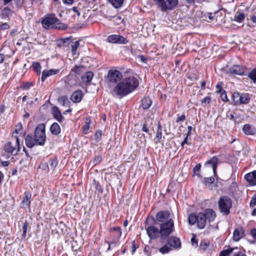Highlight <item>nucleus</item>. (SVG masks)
I'll return each mask as SVG.
<instances>
[{
  "label": "nucleus",
  "mask_w": 256,
  "mask_h": 256,
  "mask_svg": "<svg viewBox=\"0 0 256 256\" xmlns=\"http://www.w3.org/2000/svg\"><path fill=\"white\" fill-rule=\"evenodd\" d=\"M83 97L82 92L80 90H78L73 92L70 96V100L75 103L79 102L81 101Z\"/></svg>",
  "instance_id": "16"
},
{
  "label": "nucleus",
  "mask_w": 256,
  "mask_h": 256,
  "mask_svg": "<svg viewBox=\"0 0 256 256\" xmlns=\"http://www.w3.org/2000/svg\"><path fill=\"white\" fill-rule=\"evenodd\" d=\"M34 138L36 144L40 146L44 144L46 136L45 134V126L44 124H38L35 130Z\"/></svg>",
  "instance_id": "5"
},
{
  "label": "nucleus",
  "mask_w": 256,
  "mask_h": 256,
  "mask_svg": "<svg viewBox=\"0 0 256 256\" xmlns=\"http://www.w3.org/2000/svg\"><path fill=\"white\" fill-rule=\"evenodd\" d=\"M94 136L97 142L99 141L102 136V132L100 130L96 131V132Z\"/></svg>",
  "instance_id": "51"
},
{
  "label": "nucleus",
  "mask_w": 256,
  "mask_h": 256,
  "mask_svg": "<svg viewBox=\"0 0 256 256\" xmlns=\"http://www.w3.org/2000/svg\"><path fill=\"white\" fill-rule=\"evenodd\" d=\"M162 12L174 10L178 4V0H152Z\"/></svg>",
  "instance_id": "4"
},
{
  "label": "nucleus",
  "mask_w": 256,
  "mask_h": 256,
  "mask_svg": "<svg viewBox=\"0 0 256 256\" xmlns=\"http://www.w3.org/2000/svg\"><path fill=\"white\" fill-rule=\"evenodd\" d=\"M138 58L140 59V60L143 62H146V58L143 55H140L138 56Z\"/></svg>",
  "instance_id": "61"
},
{
  "label": "nucleus",
  "mask_w": 256,
  "mask_h": 256,
  "mask_svg": "<svg viewBox=\"0 0 256 256\" xmlns=\"http://www.w3.org/2000/svg\"><path fill=\"white\" fill-rule=\"evenodd\" d=\"M52 111L54 118L59 122H62L64 117L58 108L56 106H54L52 108Z\"/></svg>",
  "instance_id": "21"
},
{
  "label": "nucleus",
  "mask_w": 256,
  "mask_h": 256,
  "mask_svg": "<svg viewBox=\"0 0 256 256\" xmlns=\"http://www.w3.org/2000/svg\"><path fill=\"white\" fill-rule=\"evenodd\" d=\"M214 178L213 177L205 178L204 182L206 186H210L214 182Z\"/></svg>",
  "instance_id": "39"
},
{
  "label": "nucleus",
  "mask_w": 256,
  "mask_h": 256,
  "mask_svg": "<svg viewBox=\"0 0 256 256\" xmlns=\"http://www.w3.org/2000/svg\"><path fill=\"white\" fill-rule=\"evenodd\" d=\"M152 100L148 97H145L142 100V106L144 109H148L152 105Z\"/></svg>",
  "instance_id": "25"
},
{
  "label": "nucleus",
  "mask_w": 256,
  "mask_h": 256,
  "mask_svg": "<svg viewBox=\"0 0 256 256\" xmlns=\"http://www.w3.org/2000/svg\"><path fill=\"white\" fill-rule=\"evenodd\" d=\"M218 208L220 212L224 214L228 215L232 208V202L231 199L226 196L221 197L218 202Z\"/></svg>",
  "instance_id": "6"
},
{
  "label": "nucleus",
  "mask_w": 256,
  "mask_h": 256,
  "mask_svg": "<svg viewBox=\"0 0 256 256\" xmlns=\"http://www.w3.org/2000/svg\"><path fill=\"white\" fill-rule=\"evenodd\" d=\"M204 214L206 220L209 222H213L216 216V212L212 209H206Z\"/></svg>",
  "instance_id": "20"
},
{
  "label": "nucleus",
  "mask_w": 256,
  "mask_h": 256,
  "mask_svg": "<svg viewBox=\"0 0 256 256\" xmlns=\"http://www.w3.org/2000/svg\"><path fill=\"white\" fill-rule=\"evenodd\" d=\"M221 98H222V100L224 101H225V102L228 101V98L225 92L222 93Z\"/></svg>",
  "instance_id": "57"
},
{
  "label": "nucleus",
  "mask_w": 256,
  "mask_h": 256,
  "mask_svg": "<svg viewBox=\"0 0 256 256\" xmlns=\"http://www.w3.org/2000/svg\"><path fill=\"white\" fill-rule=\"evenodd\" d=\"M107 42L109 43L116 44H126L128 40L123 36L117 34H112L107 38Z\"/></svg>",
  "instance_id": "9"
},
{
  "label": "nucleus",
  "mask_w": 256,
  "mask_h": 256,
  "mask_svg": "<svg viewBox=\"0 0 256 256\" xmlns=\"http://www.w3.org/2000/svg\"><path fill=\"white\" fill-rule=\"evenodd\" d=\"M108 1L115 8L121 7L124 2V0H108Z\"/></svg>",
  "instance_id": "31"
},
{
  "label": "nucleus",
  "mask_w": 256,
  "mask_h": 256,
  "mask_svg": "<svg viewBox=\"0 0 256 256\" xmlns=\"http://www.w3.org/2000/svg\"><path fill=\"white\" fill-rule=\"evenodd\" d=\"M229 72L233 74L242 75L244 74V68L238 65L234 66L229 69Z\"/></svg>",
  "instance_id": "17"
},
{
  "label": "nucleus",
  "mask_w": 256,
  "mask_h": 256,
  "mask_svg": "<svg viewBox=\"0 0 256 256\" xmlns=\"http://www.w3.org/2000/svg\"><path fill=\"white\" fill-rule=\"evenodd\" d=\"M244 14L243 13H240L238 15H236L234 17V20L240 22L244 18Z\"/></svg>",
  "instance_id": "43"
},
{
  "label": "nucleus",
  "mask_w": 256,
  "mask_h": 256,
  "mask_svg": "<svg viewBox=\"0 0 256 256\" xmlns=\"http://www.w3.org/2000/svg\"><path fill=\"white\" fill-rule=\"evenodd\" d=\"M174 224L172 220L160 224V236L162 239L166 238L174 230Z\"/></svg>",
  "instance_id": "7"
},
{
  "label": "nucleus",
  "mask_w": 256,
  "mask_h": 256,
  "mask_svg": "<svg viewBox=\"0 0 256 256\" xmlns=\"http://www.w3.org/2000/svg\"><path fill=\"white\" fill-rule=\"evenodd\" d=\"M9 28H10V26L8 23H3V24H0V28H1L2 30H7Z\"/></svg>",
  "instance_id": "55"
},
{
  "label": "nucleus",
  "mask_w": 256,
  "mask_h": 256,
  "mask_svg": "<svg viewBox=\"0 0 256 256\" xmlns=\"http://www.w3.org/2000/svg\"><path fill=\"white\" fill-rule=\"evenodd\" d=\"M58 102L63 106L68 104L69 103L68 100L66 96H62L58 98Z\"/></svg>",
  "instance_id": "36"
},
{
  "label": "nucleus",
  "mask_w": 256,
  "mask_h": 256,
  "mask_svg": "<svg viewBox=\"0 0 256 256\" xmlns=\"http://www.w3.org/2000/svg\"><path fill=\"white\" fill-rule=\"evenodd\" d=\"M26 146L28 148H32L36 144L35 138H32V136L28 135L25 138Z\"/></svg>",
  "instance_id": "24"
},
{
  "label": "nucleus",
  "mask_w": 256,
  "mask_h": 256,
  "mask_svg": "<svg viewBox=\"0 0 256 256\" xmlns=\"http://www.w3.org/2000/svg\"><path fill=\"white\" fill-rule=\"evenodd\" d=\"M248 77L256 83V68H254L249 74Z\"/></svg>",
  "instance_id": "40"
},
{
  "label": "nucleus",
  "mask_w": 256,
  "mask_h": 256,
  "mask_svg": "<svg viewBox=\"0 0 256 256\" xmlns=\"http://www.w3.org/2000/svg\"><path fill=\"white\" fill-rule=\"evenodd\" d=\"M58 21L59 20L55 16L54 14H48L43 18L42 24L44 28L48 30L51 26L53 27L54 24Z\"/></svg>",
  "instance_id": "8"
},
{
  "label": "nucleus",
  "mask_w": 256,
  "mask_h": 256,
  "mask_svg": "<svg viewBox=\"0 0 256 256\" xmlns=\"http://www.w3.org/2000/svg\"><path fill=\"white\" fill-rule=\"evenodd\" d=\"M236 250H234L232 252V256H246L242 251H240L237 247Z\"/></svg>",
  "instance_id": "48"
},
{
  "label": "nucleus",
  "mask_w": 256,
  "mask_h": 256,
  "mask_svg": "<svg viewBox=\"0 0 256 256\" xmlns=\"http://www.w3.org/2000/svg\"><path fill=\"white\" fill-rule=\"evenodd\" d=\"M50 132L52 134L57 135L60 132V128L57 123H54L50 128Z\"/></svg>",
  "instance_id": "28"
},
{
  "label": "nucleus",
  "mask_w": 256,
  "mask_h": 256,
  "mask_svg": "<svg viewBox=\"0 0 256 256\" xmlns=\"http://www.w3.org/2000/svg\"><path fill=\"white\" fill-rule=\"evenodd\" d=\"M191 242L192 246H198V241L196 238L195 236H194L191 238Z\"/></svg>",
  "instance_id": "54"
},
{
  "label": "nucleus",
  "mask_w": 256,
  "mask_h": 256,
  "mask_svg": "<svg viewBox=\"0 0 256 256\" xmlns=\"http://www.w3.org/2000/svg\"><path fill=\"white\" fill-rule=\"evenodd\" d=\"M31 86H32V84H24L23 88H24L27 90L29 88H30Z\"/></svg>",
  "instance_id": "64"
},
{
  "label": "nucleus",
  "mask_w": 256,
  "mask_h": 256,
  "mask_svg": "<svg viewBox=\"0 0 256 256\" xmlns=\"http://www.w3.org/2000/svg\"><path fill=\"white\" fill-rule=\"evenodd\" d=\"M188 222L190 224L193 225L196 223L197 226L200 228H204L206 224V216L202 212H200L197 214H190L188 218Z\"/></svg>",
  "instance_id": "2"
},
{
  "label": "nucleus",
  "mask_w": 256,
  "mask_h": 256,
  "mask_svg": "<svg viewBox=\"0 0 256 256\" xmlns=\"http://www.w3.org/2000/svg\"><path fill=\"white\" fill-rule=\"evenodd\" d=\"M22 2L21 0H17V1L16 2V4L17 6L20 7L22 6Z\"/></svg>",
  "instance_id": "63"
},
{
  "label": "nucleus",
  "mask_w": 256,
  "mask_h": 256,
  "mask_svg": "<svg viewBox=\"0 0 256 256\" xmlns=\"http://www.w3.org/2000/svg\"><path fill=\"white\" fill-rule=\"evenodd\" d=\"M234 250H236V248H229L227 250H224L220 252V256H228Z\"/></svg>",
  "instance_id": "32"
},
{
  "label": "nucleus",
  "mask_w": 256,
  "mask_h": 256,
  "mask_svg": "<svg viewBox=\"0 0 256 256\" xmlns=\"http://www.w3.org/2000/svg\"><path fill=\"white\" fill-rule=\"evenodd\" d=\"M51 169L54 170L58 165V162L56 159H50L49 160Z\"/></svg>",
  "instance_id": "46"
},
{
  "label": "nucleus",
  "mask_w": 256,
  "mask_h": 256,
  "mask_svg": "<svg viewBox=\"0 0 256 256\" xmlns=\"http://www.w3.org/2000/svg\"><path fill=\"white\" fill-rule=\"evenodd\" d=\"M33 66L35 70L38 72V71L40 72L41 66L40 64L38 62H35L33 63Z\"/></svg>",
  "instance_id": "52"
},
{
  "label": "nucleus",
  "mask_w": 256,
  "mask_h": 256,
  "mask_svg": "<svg viewBox=\"0 0 256 256\" xmlns=\"http://www.w3.org/2000/svg\"><path fill=\"white\" fill-rule=\"evenodd\" d=\"M156 220L162 223L166 222L170 218V214L166 211H162L158 212L156 215Z\"/></svg>",
  "instance_id": "13"
},
{
  "label": "nucleus",
  "mask_w": 256,
  "mask_h": 256,
  "mask_svg": "<svg viewBox=\"0 0 256 256\" xmlns=\"http://www.w3.org/2000/svg\"><path fill=\"white\" fill-rule=\"evenodd\" d=\"M162 138V128L160 124H158L157 132L154 138V141L156 144L159 143Z\"/></svg>",
  "instance_id": "26"
},
{
  "label": "nucleus",
  "mask_w": 256,
  "mask_h": 256,
  "mask_svg": "<svg viewBox=\"0 0 256 256\" xmlns=\"http://www.w3.org/2000/svg\"><path fill=\"white\" fill-rule=\"evenodd\" d=\"M102 160V158L100 156H96L94 158L92 162H90V164L92 166L100 164Z\"/></svg>",
  "instance_id": "41"
},
{
  "label": "nucleus",
  "mask_w": 256,
  "mask_h": 256,
  "mask_svg": "<svg viewBox=\"0 0 256 256\" xmlns=\"http://www.w3.org/2000/svg\"><path fill=\"white\" fill-rule=\"evenodd\" d=\"M58 72L59 70L56 69H51L48 70H44L42 72L41 80L42 82H44L47 78L56 74Z\"/></svg>",
  "instance_id": "18"
},
{
  "label": "nucleus",
  "mask_w": 256,
  "mask_h": 256,
  "mask_svg": "<svg viewBox=\"0 0 256 256\" xmlns=\"http://www.w3.org/2000/svg\"><path fill=\"white\" fill-rule=\"evenodd\" d=\"M63 0V2L64 4H67L68 5L72 4L74 2V0Z\"/></svg>",
  "instance_id": "60"
},
{
  "label": "nucleus",
  "mask_w": 256,
  "mask_h": 256,
  "mask_svg": "<svg viewBox=\"0 0 256 256\" xmlns=\"http://www.w3.org/2000/svg\"><path fill=\"white\" fill-rule=\"evenodd\" d=\"M218 159L216 156H214L210 160L207 161L204 166L208 168H212L214 176H216V170L217 168Z\"/></svg>",
  "instance_id": "12"
},
{
  "label": "nucleus",
  "mask_w": 256,
  "mask_h": 256,
  "mask_svg": "<svg viewBox=\"0 0 256 256\" xmlns=\"http://www.w3.org/2000/svg\"><path fill=\"white\" fill-rule=\"evenodd\" d=\"M82 8V4H78L76 6H73L70 10L76 13L78 16H80V10Z\"/></svg>",
  "instance_id": "37"
},
{
  "label": "nucleus",
  "mask_w": 256,
  "mask_h": 256,
  "mask_svg": "<svg viewBox=\"0 0 256 256\" xmlns=\"http://www.w3.org/2000/svg\"><path fill=\"white\" fill-rule=\"evenodd\" d=\"M93 76L94 74L92 72H88L82 75V78L83 82H89L92 80Z\"/></svg>",
  "instance_id": "29"
},
{
  "label": "nucleus",
  "mask_w": 256,
  "mask_h": 256,
  "mask_svg": "<svg viewBox=\"0 0 256 256\" xmlns=\"http://www.w3.org/2000/svg\"><path fill=\"white\" fill-rule=\"evenodd\" d=\"M138 81L136 78L130 76L122 79L114 88L112 94L122 98L132 92L138 86Z\"/></svg>",
  "instance_id": "1"
},
{
  "label": "nucleus",
  "mask_w": 256,
  "mask_h": 256,
  "mask_svg": "<svg viewBox=\"0 0 256 256\" xmlns=\"http://www.w3.org/2000/svg\"><path fill=\"white\" fill-rule=\"evenodd\" d=\"M200 168H201V165L200 164H197L194 166V168L193 169L194 176H197L199 178H202V176L200 175Z\"/></svg>",
  "instance_id": "33"
},
{
  "label": "nucleus",
  "mask_w": 256,
  "mask_h": 256,
  "mask_svg": "<svg viewBox=\"0 0 256 256\" xmlns=\"http://www.w3.org/2000/svg\"><path fill=\"white\" fill-rule=\"evenodd\" d=\"M22 126L21 124H18L15 126V133L16 134H22Z\"/></svg>",
  "instance_id": "49"
},
{
  "label": "nucleus",
  "mask_w": 256,
  "mask_h": 256,
  "mask_svg": "<svg viewBox=\"0 0 256 256\" xmlns=\"http://www.w3.org/2000/svg\"><path fill=\"white\" fill-rule=\"evenodd\" d=\"M142 130L146 132H148V128L147 126V124H143V126H142Z\"/></svg>",
  "instance_id": "62"
},
{
  "label": "nucleus",
  "mask_w": 256,
  "mask_h": 256,
  "mask_svg": "<svg viewBox=\"0 0 256 256\" xmlns=\"http://www.w3.org/2000/svg\"><path fill=\"white\" fill-rule=\"evenodd\" d=\"M172 248L168 244H166L162 247L160 248L159 249V252L162 254H165L168 253L171 250Z\"/></svg>",
  "instance_id": "34"
},
{
  "label": "nucleus",
  "mask_w": 256,
  "mask_h": 256,
  "mask_svg": "<svg viewBox=\"0 0 256 256\" xmlns=\"http://www.w3.org/2000/svg\"><path fill=\"white\" fill-rule=\"evenodd\" d=\"M168 244L170 247H173L176 248H180V242L179 238L175 236H170L168 240Z\"/></svg>",
  "instance_id": "15"
},
{
  "label": "nucleus",
  "mask_w": 256,
  "mask_h": 256,
  "mask_svg": "<svg viewBox=\"0 0 256 256\" xmlns=\"http://www.w3.org/2000/svg\"><path fill=\"white\" fill-rule=\"evenodd\" d=\"M12 137L14 140L7 142L4 145V150L8 154L16 155L20 149V140L18 136L14 135V134Z\"/></svg>",
  "instance_id": "3"
},
{
  "label": "nucleus",
  "mask_w": 256,
  "mask_h": 256,
  "mask_svg": "<svg viewBox=\"0 0 256 256\" xmlns=\"http://www.w3.org/2000/svg\"><path fill=\"white\" fill-rule=\"evenodd\" d=\"M108 78L110 82H116L122 78V74L118 70H110Z\"/></svg>",
  "instance_id": "10"
},
{
  "label": "nucleus",
  "mask_w": 256,
  "mask_h": 256,
  "mask_svg": "<svg viewBox=\"0 0 256 256\" xmlns=\"http://www.w3.org/2000/svg\"><path fill=\"white\" fill-rule=\"evenodd\" d=\"M250 204V207H253L256 204V196L252 198Z\"/></svg>",
  "instance_id": "56"
},
{
  "label": "nucleus",
  "mask_w": 256,
  "mask_h": 256,
  "mask_svg": "<svg viewBox=\"0 0 256 256\" xmlns=\"http://www.w3.org/2000/svg\"><path fill=\"white\" fill-rule=\"evenodd\" d=\"M28 227V222L27 221H25L23 224L22 230V236L25 237L26 234L27 230Z\"/></svg>",
  "instance_id": "47"
},
{
  "label": "nucleus",
  "mask_w": 256,
  "mask_h": 256,
  "mask_svg": "<svg viewBox=\"0 0 256 256\" xmlns=\"http://www.w3.org/2000/svg\"><path fill=\"white\" fill-rule=\"evenodd\" d=\"M60 42H62L64 44H68L72 43V40L71 38L70 37V38H62V39H61Z\"/></svg>",
  "instance_id": "50"
},
{
  "label": "nucleus",
  "mask_w": 256,
  "mask_h": 256,
  "mask_svg": "<svg viewBox=\"0 0 256 256\" xmlns=\"http://www.w3.org/2000/svg\"><path fill=\"white\" fill-rule=\"evenodd\" d=\"M250 234L252 238L256 240V228H253L250 230Z\"/></svg>",
  "instance_id": "59"
},
{
  "label": "nucleus",
  "mask_w": 256,
  "mask_h": 256,
  "mask_svg": "<svg viewBox=\"0 0 256 256\" xmlns=\"http://www.w3.org/2000/svg\"><path fill=\"white\" fill-rule=\"evenodd\" d=\"M12 13V10L8 7L4 8L2 12V17H8L10 16Z\"/></svg>",
  "instance_id": "35"
},
{
  "label": "nucleus",
  "mask_w": 256,
  "mask_h": 256,
  "mask_svg": "<svg viewBox=\"0 0 256 256\" xmlns=\"http://www.w3.org/2000/svg\"><path fill=\"white\" fill-rule=\"evenodd\" d=\"M112 230L115 232V236L118 238H120L122 234L121 228L120 227H114Z\"/></svg>",
  "instance_id": "44"
},
{
  "label": "nucleus",
  "mask_w": 256,
  "mask_h": 256,
  "mask_svg": "<svg viewBox=\"0 0 256 256\" xmlns=\"http://www.w3.org/2000/svg\"><path fill=\"white\" fill-rule=\"evenodd\" d=\"M240 94L238 92H234L232 95V98L234 102V104L236 105L238 104L240 97Z\"/></svg>",
  "instance_id": "38"
},
{
  "label": "nucleus",
  "mask_w": 256,
  "mask_h": 256,
  "mask_svg": "<svg viewBox=\"0 0 256 256\" xmlns=\"http://www.w3.org/2000/svg\"><path fill=\"white\" fill-rule=\"evenodd\" d=\"M250 98L248 94H242L240 95L238 104H246L250 101Z\"/></svg>",
  "instance_id": "27"
},
{
  "label": "nucleus",
  "mask_w": 256,
  "mask_h": 256,
  "mask_svg": "<svg viewBox=\"0 0 256 256\" xmlns=\"http://www.w3.org/2000/svg\"><path fill=\"white\" fill-rule=\"evenodd\" d=\"M55 28L59 29V30H63L66 28V25L62 22H60V20L54 24V26Z\"/></svg>",
  "instance_id": "42"
},
{
  "label": "nucleus",
  "mask_w": 256,
  "mask_h": 256,
  "mask_svg": "<svg viewBox=\"0 0 256 256\" xmlns=\"http://www.w3.org/2000/svg\"><path fill=\"white\" fill-rule=\"evenodd\" d=\"M186 119V116L184 114L180 116H179L176 120V122H178L180 121H184Z\"/></svg>",
  "instance_id": "58"
},
{
  "label": "nucleus",
  "mask_w": 256,
  "mask_h": 256,
  "mask_svg": "<svg viewBox=\"0 0 256 256\" xmlns=\"http://www.w3.org/2000/svg\"><path fill=\"white\" fill-rule=\"evenodd\" d=\"M244 235V231L242 228H236L233 233V240L236 241H238Z\"/></svg>",
  "instance_id": "22"
},
{
  "label": "nucleus",
  "mask_w": 256,
  "mask_h": 256,
  "mask_svg": "<svg viewBox=\"0 0 256 256\" xmlns=\"http://www.w3.org/2000/svg\"><path fill=\"white\" fill-rule=\"evenodd\" d=\"M31 198V194L28 192H26L24 193V197L21 202V204L22 206H29L30 200V199Z\"/></svg>",
  "instance_id": "23"
},
{
  "label": "nucleus",
  "mask_w": 256,
  "mask_h": 256,
  "mask_svg": "<svg viewBox=\"0 0 256 256\" xmlns=\"http://www.w3.org/2000/svg\"><path fill=\"white\" fill-rule=\"evenodd\" d=\"M90 120L89 119H87L84 125L82 126V130L84 134H87L88 130L90 128Z\"/></svg>",
  "instance_id": "45"
},
{
  "label": "nucleus",
  "mask_w": 256,
  "mask_h": 256,
  "mask_svg": "<svg viewBox=\"0 0 256 256\" xmlns=\"http://www.w3.org/2000/svg\"><path fill=\"white\" fill-rule=\"evenodd\" d=\"M244 178L250 185H256V170L246 174Z\"/></svg>",
  "instance_id": "14"
},
{
  "label": "nucleus",
  "mask_w": 256,
  "mask_h": 256,
  "mask_svg": "<svg viewBox=\"0 0 256 256\" xmlns=\"http://www.w3.org/2000/svg\"><path fill=\"white\" fill-rule=\"evenodd\" d=\"M210 101H211L210 98V96H206L201 100V102L202 103L208 104L210 103Z\"/></svg>",
  "instance_id": "53"
},
{
  "label": "nucleus",
  "mask_w": 256,
  "mask_h": 256,
  "mask_svg": "<svg viewBox=\"0 0 256 256\" xmlns=\"http://www.w3.org/2000/svg\"><path fill=\"white\" fill-rule=\"evenodd\" d=\"M79 46L80 40H76L72 42V43L70 44V47L72 50V54L73 56L76 55L77 54L76 50Z\"/></svg>",
  "instance_id": "30"
},
{
  "label": "nucleus",
  "mask_w": 256,
  "mask_h": 256,
  "mask_svg": "<svg viewBox=\"0 0 256 256\" xmlns=\"http://www.w3.org/2000/svg\"><path fill=\"white\" fill-rule=\"evenodd\" d=\"M242 130L247 135H254L256 133V128L249 124H244Z\"/></svg>",
  "instance_id": "19"
},
{
  "label": "nucleus",
  "mask_w": 256,
  "mask_h": 256,
  "mask_svg": "<svg viewBox=\"0 0 256 256\" xmlns=\"http://www.w3.org/2000/svg\"><path fill=\"white\" fill-rule=\"evenodd\" d=\"M146 233L150 239H156L160 236V230L154 226L146 228Z\"/></svg>",
  "instance_id": "11"
}]
</instances>
